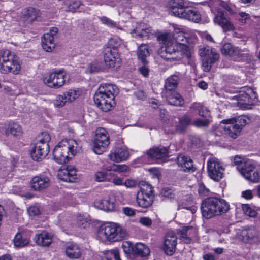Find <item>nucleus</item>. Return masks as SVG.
<instances>
[{"label": "nucleus", "instance_id": "f257e3e1", "mask_svg": "<svg viewBox=\"0 0 260 260\" xmlns=\"http://www.w3.org/2000/svg\"><path fill=\"white\" fill-rule=\"evenodd\" d=\"M175 42L172 41L167 34H164L158 37L160 43L163 44L158 51V54L164 60L169 61H180L184 56L187 58L191 57V53L187 45L188 40L183 32L174 34Z\"/></svg>", "mask_w": 260, "mask_h": 260}, {"label": "nucleus", "instance_id": "0eeeda50", "mask_svg": "<svg viewBox=\"0 0 260 260\" xmlns=\"http://www.w3.org/2000/svg\"><path fill=\"white\" fill-rule=\"evenodd\" d=\"M21 66L18 58L15 54L6 50L0 56V72L3 74L12 73L14 75L19 74Z\"/></svg>", "mask_w": 260, "mask_h": 260}, {"label": "nucleus", "instance_id": "2f4dec72", "mask_svg": "<svg viewBox=\"0 0 260 260\" xmlns=\"http://www.w3.org/2000/svg\"><path fill=\"white\" fill-rule=\"evenodd\" d=\"M94 206L105 211H113L115 208L114 200L113 199L100 200L94 202Z\"/></svg>", "mask_w": 260, "mask_h": 260}, {"label": "nucleus", "instance_id": "603ef678", "mask_svg": "<svg viewBox=\"0 0 260 260\" xmlns=\"http://www.w3.org/2000/svg\"><path fill=\"white\" fill-rule=\"evenodd\" d=\"M211 121L208 118L205 119H197L192 122V124L198 128H204L209 126Z\"/></svg>", "mask_w": 260, "mask_h": 260}, {"label": "nucleus", "instance_id": "f3484780", "mask_svg": "<svg viewBox=\"0 0 260 260\" xmlns=\"http://www.w3.org/2000/svg\"><path fill=\"white\" fill-rule=\"evenodd\" d=\"M129 155L126 147H118L111 150L109 154V158L112 161L119 162L127 160Z\"/></svg>", "mask_w": 260, "mask_h": 260}, {"label": "nucleus", "instance_id": "4be33fe9", "mask_svg": "<svg viewBox=\"0 0 260 260\" xmlns=\"http://www.w3.org/2000/svg\"><path fill=\"white\" fill-rule=\"evenodd\" d=\"M177 163L181 170L184 172L193 173L196 170L193 160L190 157L180 154L177 157Z\"/></svg>", "mask_w": 260, "mask_h": 260}, {"label": "nucleus", "instance_id": "4c0bfd02", "mask_svg": "<svg viewBox=\"0 0 260 260\" xmlns=\"http://www.w3.org/2000/svg\"><path fill=\"white\" fill-rule=\"evenodd\" d=\"M190 108L198 111L200 116L208 118L210 117V112L205 106L199 103H193L190 106Z\"/></svg>", "mask_w": 260, "mask_h": 260}, {"label": "nucleus", "instance_id": "c03bdc74", "mask_svg": "<svg viewBox=\"0 0 260 260\" xmlns=\"http://www.w3.org/2000/svg\"><path fill=\"white\" fill-rule=\"evenodd\" d=\"M81 5L79 0H65L64 6L66 11L74 12L78 9Z\"/></svg>", "mask_w": 260, "mask_h": 260}, {"label": "nucleus", "instance_id": "9d476101", "mask_svg": "<svg viewBox=\"0 0 260 260\" xmlns=\"http://www.w3.org/2000/svg\"><path fill=\"white\" fill-rule=\"evenodd\" d=\"M93 150L97 154H102L106 151L110 144V136L106 129L99 127L96 129L92 140Z\"/></svg>", "mask_w": 260, "mask_h": 260}, {"label": "nucleus", "instance_id": "8fccbe9b", "mask_svg": "<svg viewBox=\"0 0 260 260\" xmlns=\"http://www.w3.org/2000/svg\"><path fill=\"white\" fill-rule=\"evenodd\" d=\"M129 167L124 164L122 165H116L113 164L109 168H107V171H111L113 170L115 172H126L128 171Z\"/></svg>", "mask_w": 260, "mask_h": 260}, {"label": "nucleus", "instance_id": "bb28decb", "mask_svg": "<svg viewBox=\"0 0 260 260\" xmlns=\"http://www.w3.org/2000/svg\"><path fill=\"white\" fill-rule=\"evenodd\" d=\"M66 254L71 259H78L82 254V250L76 243H69L66 248Z\"/></svg>", "mask_w": 260, "mask_h": 260}, {"label": "nucleus", "instance_id": "c85d7f7f", "mask_svg": "<svg viewBox=\"0 0 260 260\" xmlns=\"http://www.w3.org/2000/svg\"><path fill=\"white\" fill-rule=\"evenodd\" d=\"M152 29L148 24L140 23L137 24L135 29L132 31L133 36L136 35L135 37H138L140 38L147 37L150 34L152 33Z\"/></svg>", "mask_w": 260, "mask_h": 260}, {"label": "nucleus", "instance_id": "f8f14e48", "mask_svg": "<svg viewBox=\"0 0 260 260\" xmlns=\"http://www.w3.org/2000/svg\"><path fill=\"white\" fill-rule=\"evenodd\" d=\"M238 105L241 108L249 109L257 101V94L251 88L243 87L238 95Z\"/></svg>", "mask_w": 260, "mask_h": 260}, {"label": "nucleus", "instance_id": "1a4fd4ad", "mask_svg": "<svg viewBox=\"0 0 260 260\" xmlns=\"http://www.w3.org/2000/svg\"><path fill=\"white\" fill-rule=\"evenodd\" d=\"M50 135L47 132H43L40 139L35 144L30 154L32 159L39 161L44 158L49 152L48 143L50 140Z\"/></svg>", "mask_w": 260, "mask_h": 260}, {"label": "nucleus", "instance_id": "5701e85b", "mask_svg": "<svg viewBox=\"0 0 260 260\" xmlns=\"http://www.w3.org/2000/svg\"><path fill=\"white\" fill-rule=\"evenodd\" d=\"M219 131L223 130L224 134L230 137L236 139L240 135L241 131L234 122H224L223 120L218 126Z\"/></svg>", "mask_w": 260, "mask_h": 260}, {"label": "nucleus", "instance_id": "e2e57ef3", "mask_svg": "<svg viewBox=\"0 0 260 260\" xmlns=\"http://www.w3.org/2000/svg\"><path fill=\"white\" fill-rule=\"evenodd\" d=\"M28 213L30 216H34L38 215L40 213V210L37 207L31 206L28 209Z\"/></svg>", "mask_w": 260, "mask_h": 260}, {"label": "nucleus", "instance_id": "2eb2a0df", "mask_svg": "<svg viewBox=\"0 0 260 260\" xmlns=\"http://www.w3.org/2000/svg\"><path fill=\"white\" fill-rule=\"evenodd\" d=\"M221 52L223 55L229 56L236 61H241L247 57V54L243 53L242 50L231 43H225L221 48Z\"/></svg>", "mask_w": 260, "mask_h": 260}, {"label": "nucleus", "instance_id": "dca6fc26", "mask_svg": "<svg viewBox=\"0 0 260 260\" xmlns=\"http://www.w3.org/2000/svg\"><path fill=\"white\" fill-rule=\"evenodd\" d=\"M246 168L240 173L248 181L256 183L260 181V175L255 166L251 162L246 165Z\"/></svg>", "mask_w": 260, "mask_h": 260}, {"label": "nucleus", "instance_id": "39448f33", "mask_svg": "<svg viewBox=\"0 0 260 260\" xmlns=\"http://www.w3.org/2000/svg\"><path fill=\"white\" fill-rule=\"evenodd\" d=\"M171 13L174 16L198 23L201 19L200 13L196 9L185 7L183 0H173L170 4Z\"/></svg>", "mask_w": 260, "mask_h": 260}, {"label": "nucleus", "instance_id": "774afa93", "mask_svg": "<svg viewBox=\"0 0 260 260\" xmlns=\"http://www.w3.org/2000/svg\"><path fill=\"white\" fill-rule=\"evenodd\" d=\"M110 253L114 256L115 260H121L120 258L119 251L117 249H112L110 251Z\"/></svg>", "mask_w": 260, "mask_h": 260}, {"label": "nucleus", "instance_id": "0e129e2a", "mask_svg": "<svg viewBox=\"0 0 260 260\" xmlns=\"http://www.w3.org/2000/svg\"><path fill=\"white\" fill-rule=\"evenodd\" d=\"M242 197L246 200H250L253 198V194L251 190L248 189L242 192Z\"/></svg>", "mask_w": 260, "mask_h": 260}, {"label": "nucleus", "instance_id": "6ab92c4d", "mask_svg": "<svg viewBox=\"0 0 260 260\" xmlns=\"http://www.w3.org/2000/svg\"><path fill=\"white\" fill-rule=\"evenodd\" d=\"M177 234L179 239L182 242L189 244L192 241V238L196 236L197 231L192 226H184L178 230Z\"/></svg>", "mask_w": 260, "mask_h": 260}, {"label": "nucleus", "instance_id": "5fc2aeb1", "mask_svg": "<svg viewBox=\"0 0 260 260\" xmlns=\"http://www.w3.org/2000/svg\"><path fill=\"white\" fill-rule=\"evenodd\" d=\"M237 19L240 24L246 23L247 21L250 19V15L246 12H240L236 15Z\"/></svg>", "mask_w": 260, "mask_h": 260}, {"label": "nucleus", "instance_id": "052dcab7", "mask_svg": "<svg viewBox=\"0 0 260 260\" xmlns=\"http://www.w3.org/2000/svg\"><path fill=\"white\" fill-rule=\"evenodd\" d=\"M139 222L142 225L146 226H150L152 223V220L147 217H141L139 219Z\"/></svg>", "mask_w": 260, "mask_h": 260}, {"label": "nucleus", "instance_id": "c756f323", "mask_svg": "<svg viewBox=\"0 0 260 260\" xmlns=\"http://www.w3.org/2000/svg\"><path fill=\"white\" fill-rule=\"evenodd\" d=\"M34 240L38 245L48 247L52 242V237L48 232L43 231L40 234H36Z\"/></svg>", "mask_w": 260, "mask_h": 260}, {"label": "nucleus", "instance_id": "c9c22d12", "mask_svg": "<svg viewBox=\"0 0 260 260\" xmlns=\"http://www.w3.org/2000/svg\"><path fill=\"white\" fill-rule=\"evenodd\" d=\"M150 253L148 246L142 243H137L134 246V255L145 257Z\"/></svg>", "mask_w": 260, "mask_h": 260}, {"label": "nucleus", "instance_id": "a19ab883", "mask_svg": "<svg viewBox=\"0 0 260 260\" xmlns=\"http://www.w3.org/2000/svg\"><path fill=\"white\" fill-rule=\"evenodd\" d=\"M6 133L7 134H11L14 136H19L22 134V130L19 124L13 122L9 125Z\"/></svg>", "mask_w": 260, "mask_h": 260}, {"label": "nucleus", "instance_id": "72a5a7b5", "mask_svg": "<svg viewBox=\"0 0 260 260\" xmlns=\"http://www.w3.org/2000/svg\"><path fill=\"white\" fill-rule=\"evenodd\" d=\"M42 46L47 52H51L55 46L54 37L49 34H44L42 38Z\"/></svg>", "mask_w": 260, "mask_h": 260}, {"label": "nucleus", "instance_id": "680f3d73", "mask_svg": "<svg viewBox=\"0 0 260 260\" xmlns=\"http://www.w3.org/2000/svg\"><path fill=\"white\" fill-rule=\"evenodd\" d=\"M162 196L167 198H172L173 196V191L169 188H164L161 191Z\"/></svg>", "mask_w": 260, "mask_h": 260}, {"label": "nucleus", "instance_id": "a211bd4d", "mask_svg": "<svg viewBox=\"0 0 260 260\" xmlns=\"http://www.w3.org/2000/svg\"><path fill=\"white\" fill-rule=\"evenodd\" d=\"M177 243V237L173 232L168 233L165 237L164 243L165 252L169 255H172L175 251Z\"/></svg>", "mask_w": 260, "mask_h": 260}, {"label": "nucleus", "instance_id": "a878e982", "mask_svg": "<svg viewBox=\"0 0 260 260\" xmlns=\"http://www.w3.org/2000/svg\"><path fill=\"white\" fill-rule=\"evenodd\" d=\"M169 151L167 147L160 146L153 147L147 151V154L153 159H162L168 156Z\"/></svg>", "mask_w": 260, "mask_h": 260}, {"label": "nucleus", "instance_id": "69168bd1", "mask_svg": "<svg viewBox=\"0 0 260 260\" xmlns=\"http://www.w3.org/2000/svg\"><path fill=\"white\" fill-rule=\"evenodd\" d=\"M139 71L145 77H147L149 75V70L145 66L139 68Z\"/></svg>", "mask_w": 260, "mask_h": 260}, {"label": "nucleus", "instance_id": "4468645a", "mask_svg": "<svg viewBox=\"0 0 260 260\" xmlns=\"http://www.w3.org/2000/svg\"><path fill=\"white\" fill-rule=\"evenodd\" d=\"M258 236V230L254 225L243 226L237 234L238 238L245 243H251L257 239Z\"/></svg>", "mask_w": 260, "mask_h": 260}, {"label": "nucleus", "instance_id": "473e14b6", "mask_svg": "<svg viewBox=\"0 0 260 260\" xmlns=\"http://www.w3.org/2000/svg\"><path fill=\"white\" fill-rule=\"evenodd\" d=\"M167 99L170 105L175 106H182L184 103L181 95L175 91L168 92Z\"/></svg>", "mask_w": 260, "mask_h": 260}, {"label": "nucleus", "instance_id": "cd10ccee", "mask_svg": "<svg viewBox=\"0 0 260 260\" xmlns=\"http://www.w3.org/2000/svg\"><path fill=\"white\" fill-rule=\"evenodd\" d=\"M199 54L201 57L204 58L209 55H212V58L210 61V63H215L219 59V54L216 50L209 46H203L199 50Z\"/></svg>", "mask_w": 260, "mask_h": 260}, {"label": "nucleus", "instance_id": "4d7b16f0", "mask_svg": "<svg viewBox=\"0 0 260 260\" xmlns=\"http://www.w3.org/2000/svg\"><path fill=\"white\" fill-rule=\"evenodd\" d=\"M100 20L103 24L109 27H114L116 26V23L115 22L112 21L106 17L103 16L100 18Z\"/></svg>", "mask_w": 260, "mask_h": 260}, {"label": "nucleus", "instance_id": "20e7f679", "mask_svg": "<svg viewBox=\"0 0 260 260\" xmlns=\"http://www.w3.org/2000/svg\"><path fill=\"white\" fill-rule=\"evenodd\" d=\"M229 205L225 200L217 197H209L202 201L201 209L203 217L209 219L228 212Z\"/></svg>", "mask_w": 260, "mask_h": 260}, {"label": "nucleus", "instance_id": "7c9ffc66", "mask_svg": "<svg viewBox=\"0 0 260 260\" xmlns=\"http://www.w3.org/2000/svg\"><path fill=\"white\" fill-rule=\"evenodd\" d=\"M118 56L117 50L113 48L108 49L104 54V61L106 66L112 68L115 66L116 57Z\"/></svg>", "mask_w": 260, "mask_h": 260}, {"label": "nucleus", "instance_id": "9b49d317", "mask_svg": "<svg viewBox=\"0 0 260 260\" xmlns=\"http://www.w3.org/2000/svg\"><path fill=\"white\" fill-rule=\"evenodd\" d=\"M66 75V73L63 69L55 70L52 72L46 74L43 78V82L48 87L57 89L64 84Z\"/></svg>", "mask_w": 260, "mask_h": 260}, {"label": "nucleus", "instance_id": "f03ea898", "mask_svg": "<svg viewBox=\"0 0 260 260\" xmlns=\"http://www.w3.org/2000/svg\"><path fill=\"white\" fill-rule=\"evenodd\" d=\"M81 148L80 141L72 139L62 140L54 148V159L60 164L66 163L73 158Z\"/></svg>", "mask_w": 260, "mask_h": 260}, {"label": "nucleus", "instance_id": "864d4df0", "mask_svg": "<svg viewBox=\"0 0 260 260\" xmlns=\"http://www.w3.org/2000/svg\"><path fill=\"white\" fill-rule=\"evenodd\" d=\"M122 247L125 253L134 255V246L132 243L129 241H125L123 242Z\"/></svg>", "mask_w": 260, "mask_h": 260}, {"label": "nucleus", "instance_id": "a18cd8bd", "mask_svg": "<svg viewBox=\"0 0 260 260\" xmlns=\"http://www.w3.org/2000/svg\"><path fill=\"white\" fill-rule=\"evenodd\" d=\"M190 122V118L188 116L185 115L179 119V122L177 126L176 130L179 132H183L189 125Z\"/></svg>", "mask_w": 260, "mask_h": 260}, {"label": "nucleus", "instance_id": "09e8293b", "mask_svg": "<svg viewBox=\"0 0 260 260\" xmlns=\"http://www.w3.org/2000/svg\"><path fill=\"white\" fill-rule=\"evenodd\" d=\"M212 58V55H209L207 57L204 58L202 60V69L204 71L208 72H209L215 63H210V61Z\"/></svg>", "mask_w": 260, "mask_h": 260}, {"label": "nucleus", "instance_id": "37998d69", "mask_svg": "<svg viewBox=\"0 0 260 260\" xmlns=\"http://www.w3.org/2000/svg\"><path fill=\"white\" fill-rule=\"evenodd\" d=\"M80 93L79 89H70L64 92L63 95L67 102H72L80 96Z\"/></svg>", "mask_w": 260, "mask_h": 260}, {"label": "nucleus", "instance_id": "6e6d98bb", "mask_svg": "<svg viewBox=\"0 0 260 260\" xmlns=\"http://www.w3.org/2000/svg\"><path fill=\"white\" fill-rule=\"evenodd\" d=\"M66 102L67 101L62 94L57 95L54 100L53 104L55 107L60 108L64 106Z\"/></svg>", "mask_w": 260, "mask_h": 260}, {"label": "nucleus", "instance_id": "f704fd0d", "mask_svg": "<svg viewBox=\"0 0 260 260\" xmlns=\"http://www.w3.org/2000/svg\"><path fill=\"white\" fill-rule=\"evenodd\" d=\"M249 121V119L245 115H240L236 117L223 120L224 122H234L241 131Z\"/></svg>", "mask_w": 260, "mask_h": 260}, {"label": "nucleus", "instance_id": "ddd939ff", "mask_svg": "<svg viewBox=\"0 0 260 260\" xmlns=\"http://www.w3.org/2000/svg\"><path fill=\"white\" fill-rule=\"evenodd\" d=\"M207 167L211 179L218 182L223 177L224 169L217 158H210L207 162Z\"/></svg>", "mask_w": 260, "mask_h": 260}, {"label": "nucleus", "instance_id": "ea45409f", "mask_svg": "<svg viewBox=\"0 0 260 260\" xmlns=\"http://www.w3.org/2000/svg\"><path fill=\"white\" fill-rule=\"evenodd\" d=\"M233 162L237 166V169L241 173L247 167V164H250L251 161L236 155L234 158Z\"/></svg>", "mask_w": 260, "mask_h": 260}, {"label": "nucleus", "instance_id": "393cba45", "mask_svg": "<svg viewBox=\"0 0 260 260\" xmlns=\"http://www.w3.org/2000/svg\"><path fill=\"white\" fill-rule=\"evenodd\" d=\"M182 77V73L179 72H176L174 74L169 76L166 80L165 85L166 90L171 92L176 89Z\"/></svg>", "mask_w": 260, "mask_h": 260}, {"label": "nucleus", "instance_id": "3c124183", "mask_svg": "<svg viewBox=\"0 0 260 260\" xmlns=\"http://www.w3.org/2000/svg\"><path fill=\"white\" fill-rule=\"evenodd\" d=\"M77 224L81 229H85L89 225L88 219L85 215H79L77 217Z\"/></svg>", "mask_w": 260, "mask_h": 260}, {"label": "nucleus", "instance_id": "79ce46f5", "mask_svg": "<svg viewBox=\"0 0 260 260\" xmlns=\"http://www.w3.org/2000/svg\"><path fill=\"white\" fill-rule=\"evenodd\" d=\"M13 241L15 246L18 248H21L26 246L29 242L27 238L23 237L20 233H17L15 235Z\"/></svg>", "mask_w": 260, "mask_h": 260}, {"label": "nucleus", "instance_id": "338daca9", "mask_svg": "<svg viewBox=\"0 0 260 260\" xmlns=\"http://www.w3.org/2000/svg\"><path fill=\"white\" fill-rule=\"evenodd\" d=\"M124 185L128 188L134 187L136 185V182L132 179H126L124 183Z\"/></svg>", "mask_w": 260, "mask_h": 260}, {"label": "nucleus", "instance_id": "de8ad7c7", "mask_svg": "<svg viewBox=\"0 0 260 260\" xmlns=\"http://www.w3.org/2000/svg\"><path fill=\"white\" fill-rule=\"evenodd\" d=\"M103 69V64L102 62L94 61L90 63L87 69V71L90 73L98 72Z\"/></svg>", "mask_w": 260, "mask_h": 260}, {"label": "nucleus", "instance_id": "7ed1b4c3", "mask_svg": "<svg viewBox=\"0 0 260 260\" xmlns=\"http://www.w3.org/2000/svg\"><path fill=\"white\" fill-rule=\"evenodd\" d=\"M118 92L119 89L114 84L107 83L101 85L94 94V102L102 111H109L116 104L115 96Z\"/></svg>", "mask_w": 260, "mask_h": 260}, {"label": "nucleus", "instance_id": "6e6552de", "mask_svg": "<svg viewBox=\"0 0 260 260\" xmlns=\"http://www.w3.org/2000/svg\"><path fill=\"white\" fill-rule=\"evenodd\" d=\"M139 186L140 189L137 193V203L140 207L148 208L153 203L154 190L152 186L145 181L140 182Z\"/></svg>", "mask_w": 260, "mask_h": 260}, {"label": "nucleus", "instance_id": "412c9836", "mask_svg": "<svg viewBox=\"0 0 260 260\" xmlns=\"http://www.w3.org/2000/svg\"><path fill=\"white\" fill-rule=\"evenodd\" d=\"M50 184L49 178L44 175L36 176L31 180V188L36 191H41L48 188Z\"/></svg>", "mask_w": 260, "mask_h": 260}, {"label": "nucleus", "instance_id": "e433bc0d", "mask_svg": "<svg viewBox=\"0 0 260 260\" xmlns=\"http://www.w3.org/2000/svg\"><path fill=\"white\" fill-rule=\"evenodd\" d=\"M23 15L24 18L32 22L40 16V11L34 7H30L23 10Z\"/></svg>", "mask_w": 260, "mask_h": 260}, {"label": "nucleus", "instance_id": "49530a36", "mask_svg": "<svg viewBox=\"0 0 260 260\" xmlns=\"http://www.w3.org/2000/svg\"><path fill=\"white\" fill-rule=\"evenodd\" d=\"M114 174L112 173L98 171L95 174V179L98 182L110 181L109 176H113Z\"/></svg>", "mask_w": 260, "mask_h": 260}, {"label": "nucleus", "instance_id": "b1692460", "mask_svg": "<svg viewBox=\"0 0 260 260\" xmlns=\"http://www.w3.org/2000/svg\"><path fill=\"white\" fill-rule=\"evenodd\" d=\"M59 178L65 182H73L77 178L76 170L72 167L60 170L58 173Z\"/></svg>", "mask_w": 260, "mask_h": 260}, {"label": "nucleus", "instance_id": "58836bf2", "mask_svg": "<svg viewBox=\"0 0 260 260\" xmlns=\"http://www.w3.org/2000/svg\"><path fill=\"white\" fill-rule=\"evenodd\" d=\"M148 47L146 45H140L138 49L137 56L139 60L144 64L147 63V58L149 56Z\"/></svg>", "mask_w": 260, "mask_h": 260}, {"label": "nucleus", "instance_id": "aec40b11", "mask_svg": "<svg viewBox=\"0 0 260 260\" xmlns=\"http://www.w3.org/2000/svg\"><path fill=\"white\" fill-rule=\"evenodd\" d=\"M214 22L220 26L224 31L233 30L235 29L233 24L225 16L224 13L217 9L214 18Z\"/></svg>", "mask_w": 260, "mask_h": 260}, {"label": "nucleus", "instance_id": "423d86ee", "mask_svg": "<svg viewBox=\"0 0 260 260\" xmlns=\"http://www.w3.org/2000/svg\"><path fill=\"white\" fill-rule=\"evenodd\" d=\"M98 236L102 240L116 242L123 240L127 233L125 230L117 224L107 223L101 226Z\"/></svg>", "mask_w": 260, "mask_h": 260}, {"label": "nucleus", "instance_id": "bf43d9fd", "mask_svg": "<svg viewBox=\"0 0 260 260\" xmlns=\"http://www.w3.org/2000/svg\"><path fill=\"white\" fill-rule=\"evenodd\" d=\"M123 213L128 216H134L136 214V210L132 208L126 207L122 209Z\"/></svg>", "mask_w": 260, "mask_h": 260}, {"label": "nucleus", "instance_id": "13d9d810", "mask_svg": "<svg viewBox=\"0 0 260 260\" xmlns=\"http://www.w3.org/2000/svg\"><path fill=\"white\" fill-rule=\"evenodd\" d=\"M198 192L201 196H205L208 194L209 190L203 183H200L199 184Z\"/></svg>", "mask_w": 260, "mask_h": 260}]
</instances>
